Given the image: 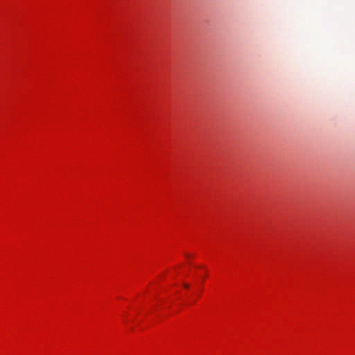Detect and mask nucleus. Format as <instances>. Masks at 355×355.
<instances>
[{
	"label": "nucleus",
	"instance_id": "nucleus-1",
	"mask_svg": "<svg viewBox=\"0 0 355 355\" xmlns=\"http://www.w3.org/2000/svg\"><path fill=\"white\" fill-rule=\"evenodd\" d=\"M184 287L185 288H189V285L187 284H184Z\"/></svg>",
	"mask_w": 355,
	"mask_h": 355
}]
</instances>
